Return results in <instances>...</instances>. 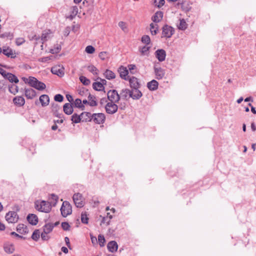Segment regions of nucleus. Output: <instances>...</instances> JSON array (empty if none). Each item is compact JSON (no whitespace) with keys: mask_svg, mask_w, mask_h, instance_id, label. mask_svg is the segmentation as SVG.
<instances>
[{"mask_svg":"<svg viewBox=\"0 0 256 256\" xmlns=\"http://www.w3.org/2000/svg\"><path fill=\"white\" fill-rule=\"evenodd\" d=\"M106 54L107 52H101L99 53L98 56L101 60H104Z\"/></svg>","mask_w":256,"mask_h":256,"instance_id":"obj_60","label":"nucleus"},{"mask_svg":"<svg viewBox=\"0 0 256 256\" xmlns=\"http://www.w3.org/2000/svg\"><path fill=\"white\" fill-rule=\"evenodd\" d=\"M141 41L142 43L148 45L150 43V38L148 35H144L141 38Z\"/></svg>","mask_w":256,"mask_h":256,"instance_id":"obj_47","label":"nucleus"},{"mask_svg":"<svg viewBox=\"0 0 256 256\" xmlns=\"http://www.w3.org/2000/svg\"><path fill=\"white\" fill-rule=\"evenodd\" d=\"M156 78L158 80L162 79L165 74V72L161 67H158L157 64H155L154 66Z\"/></svg>","mask_w":256,"mask_h":256,"instance_id":"obj_11","label":"nucleus"},{"mask_svg":"<svg viewBox=\"0 0 256 256\" xmlns=\"http://www.w3.org/2000/svg\"><path fill=\"white\" fill-rule=\"evenodd\" d=\"M3 248L4 251L8 254H12L15 251L14 244L8 242L4 244Z\"/></svg>","mask_w":256,"mask_h":256,"instance_id":"obj_15","label":"nucleus"},{"mask_svg":"<svg viewBox=\"0 0 256 256\" xmlns=\"http://www.w3.org/2000/svg\"><path fill=\"white\" fill-rule=\"evenodd\" d=\"M89 218L86 212H82L81 214V222L84 224H88V222Z\"/></svg>","mask_w":256,"mask_h":256,"instance_id":"obj_43","label":"nucleus"},{"mask_svg":"<svg viewBox=\"0 0 256 256\" xmlns=\"http://www.w3.org/2000/svg\"><path fill=\"white\" fill-rule=\"evenodd\" d=\"M148 89L150 91H154L158 88V82L155 80L148 82L146 84Z\"/></svg>","mask_w":256,"mask_h":256,"instance_id":"obj_22","label":"nucleus"},{"mask_svg":"<svg viewBox=\"0 0 256 256\" xmlns=\"http://www.w3.org/2000/svg\"><path fill=\"white\" fill-rule=\"evenodd\" d=\"M89 105L90 106H98V102L95 99H94L89 102Z\"/></svg>","mask_w":256,"mask_h":256,"instance_id":"obj_64","label":"nucleus"},{"mask_svg":"<svg viewBox=\"0 0 256 256\" xmlns=\"http://www.w3.org/2000/svg\"><path fill=\"white\" fill-rule=\"evenodd\" d=\"M10 234L12 236H14L16 238H18L21 239L26 240V238L23 236H22L14 232H12L10 233Z\"/></svg>","mask_w":256,"mask_h":256,"instance_id":"obj_58","label":"nucleus"},{"mask_svg":"<svg viewBox=\"0 0 256 256\" xmlns=\"http://www.w3.org/2000/svg\"><path fill=\"white\" fill-rule=\"evenodd\" d=\"M104 77L108 80L114 79L116 78L115 74L108 69H106L104 72Z\"/></svg>","mask_w":256,"mask_h":256,"instance_id":"obj_31","label":"nucleus"},{"mask_svg":"<svg viewBox=\"0 0 256 256\" xmlns=\"http://www.w3.org/2000/svg\"><path fill=\"white\" fill-rule=\"evenodd\" d=\"M50 204L52 205V206H55L58 202V196L54 194H52L50 195Z\"/></svg>","mask_w":256,"mask_h":256,"instance_id":"obj_36","label":"nucleus"},{"mask_svg":"<svg viewBox=\"0 0 256 256\" xmlns=\"http://www.w3.org/2000/svg\"><path fill=\"white\" fill-rule=\"evenodd\" d=\"M63 111L65 114L70 115L74 112V106L70 103H66L63 106Z\"/></svg>","mask_w":256,"mask_h":256,"instance_id":"obj_21","label":"nucleus"},{"mask_svg":"<svg viewBox=\"0 0 256 256\" xmlns=\"http://www.w3.org/2000/svg\"><path fill=\"white\" fill-rule=\"evenodd\" d=\"M92 88L96 91L104 92V87L102 84L101 82H94L92 84Z\"/></svg>","mask_w":256,"mask_h":256,"instance_id":"obj_33","label":"nucleus"},{"mask_svg":"<svg viewBox=\"0 0 256 256\" xmlns=\"http://www.w3.org/2000/svg\"><path fill=\"white\" fill-rule=\"evenodd\" d=\"M70 27L69 26H66L65 28H64V36H65V37H67L69 34H70Z\"/></svg>","mask_w":256,"mask_h":256,"instance_id":"obj_59","label":"nucleus"},{"mask_svg":"<svg viewBox=\"0 0 256 256\" xmlns=\"http://www.w3.org/2000/svg\"><path fill=\"white\" fill-rule=\"evenodd\" d=\"M54 228L52 226V223L46 224L43 226V232L45 234H49L52 231Z\"/></svg>","mask_w":256,"mask_h":256,"instance_id":"obj_35","label":"nucleus"},{"mask_svg":"<svg viewBox=\"0 0 256 256\" xmlns=\"http://www.w3.org/2000/svg\"><path fill=\"white\" fill-rule=\"evenodd\" d=\"M12 101L14 105L18 107L22 106L25 104V100L22 96H17L14 98Z\"/></svg>","mask_w":256,"mask_h":256,"instance_id":"obj_20","label":"nucleus"},{"mask_svg":"<svg viewBox=\"0 0 256 256\" xmlns=\"http://www.w3.org/2000/svg\"><path fill=\"white\" fill-rule=\"evenodd\" d=\"M154 55L160 62H162L166 59V52L164 49H158L155 52Z\"/></svg>","mask_w":256,"mask_h":256,"instance_id":"obj_12","label":"nucleus"},{"mask_svg":"<svg viewBox=\"0 0 256 256\" xmlns=\"http://www.w3.org/2000/svg\"><path fill=\"white\" fill-rule=\"evenodd\" d=\"M50 105L51 112L54 116L58 118H64V114L62 113L60 114L58 112V111L60 110V106L58 104L52 102Z\"/></svg>","mask_w":256,"mask_h":256,"instance_id":"obj_8","label":"nucleus"},{"mask_svg":"<svg viewBox=\"0 0 256 256\" xmlns=\"http://www.w3.org/2000/svg\"><path fill=\"white\" fill-rule=\"evenodd\" d=\"M99 244L100 247H102L104 246L106 242V239L104 236L102 234H99L98 236V240Z\"/></svg>","mask_w":256,"mask_h":256,"instance_id":"obj_46","label":"nucleus"},{"mask_svg":"<svg viewBox=\"0 0 256 256\" xmlns=\"http://www.w3.org/2000/svg\"><path fill=\"white\" fill-rule=\"evenodd\" d=\"M85 52L88 54H92L95 52V48L92 46H88L85 49Z\"/></svg>","mask_w":256,"mask_h":256,"instance_id":"obj_51","label":"nucleus"},{"mask_svg":"<svg viewBox=\"0 0 256 256\" xmlns=\"http://www.w3.org/2000/svg\"><path fill=\"white\" fill-rule=\"evenodd\" d=\"M164 13L162 11H157L152 17V20L155 23L159 22L163 18Z\"/></svg>","mask_w":256,"mask_h":256,"instance_id":"obj_26","label":"nucleus"},{"mask_svg":"<svg viewBox=\"0 0 256 256\" xmlns=\"http://www.w3.org/2000/svg\"><path fill=\"white\" fill-rule=\"evenodd\" d=\"M78 12V8L76 6H74L72 7V14L68 16L66 18L70 20H72L77 14Z\"/></svg>","mask_w":256,"mask_h":256,"instance_id":"obj_39","label":"nucleus"},{"mask_svg":"<svg viewBox=\"0 0 256 256\" xmlns=\"http://www.w3.org/2000/svg\"><path fill=\"white\" fill-rule=\"evenodd\" d=\"M85 122H93L95 124H104L106 121V116L104 113H94L92 114V118L88 120H84Z\"/></svg>","mask_w":256,"mask_h":256,"instance_id":"obj_2","label":"nucleus"},{"mask_svg":"<svg viewBox=\"0 0 256 256\" xmlns=\"http://www.w3.org/2000/svg\"><path fill=\"white\" fill-rule=\"evenodd\" d=\"M8 72H6L5 70H4L2 68H0V74L3 76L4 78L6 77V74Z\"/></svg>","mask_w":256,"mask_h":256,"instance_id":"obj_62","label":"nucleus"},{"mask_svg":"<svg viewBox=\"0 0 256 256\" xmlns=\"http://www.w3.org/2000/svg\"><path fill=\"white\" fill-rule=\"evenodd\" d=\"M118 246L115 240H111L107 244V248L110 252H117Z\"/></svg>","mask_w":256,"mask_h":256,"instance_id":"obj_19","label":"nucleus"},{"mask_svg":"<svg viewBox=\"0 0 256 256\" xmlns=\"http://www.w3.org/2000/svg\"><path fill=\"white\" fill-rule=\"evenodd\" d=\"M139 88H136L132 89L130 94V98H132L133 100H139L142 96V93L139 90Z\"/></svg>","mask_w":256,"mask_h":256,"instance_id":"obj_16","label":"nucleus"},{"mask_svg":"<svg viewBox=\"0 0 256 256\" xmlns=\"http://www.w3.org/2000/svg\"><path fill=\"white\" fill-rule=\"evenodd\" d=\"M128 80L129 82L130 86L132 89L140 88V84L138 79L136 77L132 76Z\"/></svg>","mask_w":256,"mask_h":256,"instance_id":"obj_13","label":"nucleus"},{"mask_svg":"<svg viewBox=\"0 0 256 256\" xmlns=\"http://www.w3.org/2000/svg\"><path fill=\"white\" fill-rule=\"evenodd\" d=\"M5 218L8 222L14 223L18 221L19 216L16 212L10 211L6 214Z\"/></svg>","mask_w":256,"mask_h":256,"instance_id":"obj_6","label":"nucleus"},{"mask_svg":"<svg viewBox=\"0 0 256 256\" xmlns=\"http://www.w3.org/2000/svg\"><path fill=\"white\" fill-rule=\"evenodd\" d=\"M128 68L130 74H134L136 72V66L135 64H128Z\"/></svg>","mask_w":256,"mask_h":256,"instance_id":"obj_53","label":"nucleus"},{"mask_svg":"<svg viewBox=\"0 0 256 256\" xmlns=\"http://www.w3.org/2000/svg\"><path fill=\"white\" fill-rule=\"evenodd\" d=\"M178 28L180 30H185L187 28V24L184 19L180 20Z\"/></svg>","mask_w":256,"mask_h":256,"instance_id":"obj_44","label":"nucleus"},{"mask_svg":"<svg viewBox=\"0 0 256 256\" xmlns=\"http://www.w3.org/2000/svg\"><path fill=\"white\" fill-rule=\"evenodd\" d=\"M38 79L33 76H29L28 78V84L32 88H34L36 86V82L38 81Z\"/></svg>","mask_w":256,"mask_h":256,"instance_id":"obj_40","label":"nucleus"},{"mask_svg":"<svg viewBox=\"0 0 256 256\" xmlns=\"http://www.w3.org/2000/svg\"><path fill=\"white\" fill-rule=\"evenodd\" d=\"M126 104L125 102H120L119 104L118 108L122 110H124L126 108Z\"/></svg>","mask_w":256,"mask_h":256,"instance_id":"obj_61","label":"nucleus"},{"mask_svg":"<svg viewBox=\"0 0 256 256\" xmlns=\"http://www.w3.org/2000/svg\"><path fill=\"white\" fill-rule=\"evenodd\" d=\"M26 220L28 223L32 226H36L38 222V216L33 214H29L26 216Z\"/></svg>","mask_w":256,"mask_h":256,"instance_id":"obj_17","label":"nucleus"},{"mask_svg":"<svg viewBox=\"0 0 256 256\" xmlns=\"http://www.w3.org/2000/svg\"><path fill=\"white\" fill-rule=\"evenodd\" d=\"M2 48V52L7 57L11 58H14L16 57L15 54L13 52V50L10 46H3Z\"/></svg>","mask_w":256,"mask_h":256,"instance_id":"obj_14","label":"nucleus"},{"mask_svg":"<svg viewBox=\"0 0 256 256\" xmlns=\"http://www.w3.org/2000/svg\"><path fill=\"white\" fill-rule=\"evenodd\" d=\"M6 75V77L4 79L8 80L10 82L12 83V84L18 83L19 80L15 74L8 72Z\"/></svg>","mask_w":256,"mask_h":256,"instance_id":"obj_25","label":"nucleus"},{"mask_svg":"<svg viewBox=\"0 0 256 256\" xmlns=\"http://www.w3.org/2000/svg\"><path fill=\"white\" fill-rule=\"evenodd\" d=\"M87 68L89 72H92L94 75L98 74L97 68L94 65H90L87 67Z\"/></svg>","mask_w":256,"mask_h":256,"instance_id":"obj_45","label":"nucleus"},{"mask_svg":"<svg viewBox=\"0 0 256 256\" xmlns=\"http://www.w3.org/2000/svg\"><path fill=\"white\" fill-rule=\"evenodd\" d=\"M16 230L22 234H26L28 232V229L27 226L23 224H18L16 226Z\"/></svg>","mask_w":256,"mask_h":256,"instance_id":"obj_24","label":"nucleus"},{"mask_svg":"<svg viewBox=\"0 0 256 256\" xmlns=\"http://www.w3.org/2000/svg\"><path fill=\"white\" fill-rule=\"evenodd\" d=\"M174 33V28L165 24L162 28V38H170Z\"/></svg>","mask_w":256,"mask_h":256,"instance_id":"obj_4","label":"nucleus"},{"mask_svg":"<svg viewBox=\"0 0 256 256\" xmlns=\"http://www.w3.org/2000/svg\"><path fill=\"white\" fill-rule=\"evenodd\" d=\"M66 98L67 100L70 102L69 103L72 104L74 101V98L72 96L71 94H66Z\"/></svg>","mask_w":256,"mask_h":256,"instance_id":"obj_63","label":"nucleus"},{"mask_svg":"<svg viewBox=\"0 0 256 256\" xmlns=\"http://www.w3.org/2000/svg\"><path fill=\"white\" fill-rule=\"evenodd\" d=\"M40 237V230L38 229L35 230L31 236L32 239L34 240L37 242Z\"/></svg>","mask_w":256,"mask_h":256,"instance_id":"obj_38","label":"nucleus"},{"mask_svg":"<svg viewBox=\"0 0 256 256\" xmlns=\"http://www.w3.org/2000/svg\"><path fill=\"white\" fill-rule=\"evenodd\" d=\"M80 80L84 86H88L90 83V80L86 77L82 76H80Z\"/></svg>","mask_w":256,"mask_h":256,"instance_id":"obj_42","label":"nucleus"},{"mask_svg":"<svg viewBox=\"0 0 256 256\" xmlns=\"http://www.w3.org/2000/svg\"><path fill=\"white\" fill-rule=\"evenodd\" d=\"M8 92L15 95L18 92V87L14 84H10L8 85Z\"/></svg>","mask_w":256,"mask_h":256,"instance_id":"obj_32","label":"nucleus"},{"mask_svg":"<svg viewBox=\"0 0 256 256\" xmlns=\"http://www.w3.org/2000/svg\"><path fill=\"white\" fill-rule=\"evenodd\" d=\"M81 114L82 115V122H85L84 120H88L90 118H92V114L90 112H83Z\"/></svg>","mask_w":256,"mask_h":256,"instance_id":"obj_41","label":"nucleus"},{"mask_svg":"<svg viewBox=\"0 0 256 256\" xmlns=\"http://www.w3.org/2000/svg\"><path fill=\"white\" fill-rule=\"evenodd\" d=\"M108 99L110 102H118L120 100V94H118V92L116 90H110L107 93Z\"/></svg>","mask_w":256,"mask_h":256,"instance_id":"obj_5","label":"nucleus"},{"mask_svg":"<svg viewBox=\"0 0 256 256\" xmlns=\"http://www.w3.org/2000/svg\"><path fill=\"white\" fill-rule=\"evenodd\" d=\"M34 206L39 212L48 213L50 212L52 205L50 202L42 200L40 203L38 201L36 202Z\"/></svg>","mask_w":256,"mask_h":256,"instance_id":"obj_1","label":"nucleus"},{"mask_svg":"<svg viewBox=\"0 0 256 256\" xmlns=\"http://www.w3.org/2000/svg\"><path fill=\"white\" fill-rule=\"evenodd\" d=\"M70 120L72 122V124H78L82 122V114H78L76 113H74L71 116Z\"/></svg>","mask_w":256,"mask_h":256,"instance_id":"obj_28","label":"nucleus"},{"mask_svg":"<svg viewBox=\"0 0 256 256\" xmlns=\"http://www.w3.org/2000/svg\"><path fill=\"white\" fill-rule=\"evenodd\" d=\"M150 48V46H142V48H140V52H141L142 55H147L148 54V52L149 51Z\"/></svg>","mask_w":256,"mask_h":256,"instance_id":"obj_50","label":"nucleus"},{"mask_svg":"<svg viewBox=\"0 0 256 256\" xmlns=\"http://www.w3.org/2000/svg\"><path fill=\"white\" fill-rule=\"evenodd\" d=\"M64 98L61 94H56L54 96V100L56 102H63Z\"/></svg>","mask_w":256,"mask_h":256,"instance_id":"obj_55","label":"nucleus"},{"mask_svg":"<svg viewBox=\"0 0 256 256\" xmlns=\"http://www.w3.org/2000/svg\"><path fill=\"white\" fill-rule=\"evenodd\" d=\"M154 4L155 6L160 8L165 4L164 0H154Z\"/></svg>","mask_w":256,"mask_h":256,"instance_id":"obj_49","label":"nucleus"},{"mask_svg":"<svg viewBox=\"0 0 256 256\" xmlns=\"http://www.w3.org/2000/svg\"><path fill=\"white\" fill-rule=\"evenodd\" d=\"M14 37V35L12 34L10 32H6L4 34H0V38H10V40H12Z\"/></svg>","mask_w":256,"mask_h":256,"instance_id":"obj_52","label":"nucleus"},{"mask_svg":"<svg viewBox=\"0 0 256 256\" xmlns=\"http://www.w3.org/2000/svg\"><path fill=\"white\" fill-rule=\"evenodd\" d=\"M150 26V32L152 36H155L158 32V26L156 24L151 23Z\"/></svg>","mask_w":256,"mask_h":256,"instance_id":"obj_34","label":"nucleus"},{"mask_svg":"<svg viewBox=\"0 0 256 256\" xmlns=\"http://www.w3.org/2000/svg\"><path fill=\"white\" fill-rule=\"evenodd\" d=\"M25 40L23 38H18L16 39V46H20L24 43Z\"/></svg>","mask_w":256,"mask_h":256,"instance_id":"obj_56","label":"nucleus"},{"mask_svg":"<svg viewBox=\"0 0 256 256\" xmlns=\"http://www.w3.org/2000/svg\"><path fill=\"white\" fill-rule=\"evenodd\" d=\"M74 108H76L84 110L85 109L84 106L82 104V101L80 98H76L75 100H74L73 102L71 104Z\"/></svg>","mask_w":256,"mask_h":256,"instance_id":"obj_29","label":"nucleus"},{"mask_svg":"<svg viewBox=\"0 0 256 256\" xmlns=\"http://www.w3.org/2000/svg\"><path fill=\"white\" fill-rule=\"evenodd\" d=\"M120 74V76L121 78L128 80L130 78L128 76V70L127 68L123 66H120L118 70Z\"/></svg>","mask_w":256,"mask_h":256,"instance_id":"obj_10","label":"nucleus"},{"mask_svg":"<svg viewBox=\"0 0 256 256\" xmlns=\"http://www.w3.org/2000/svg\"><path fill=\"white\" fill-rule=\"evenodd\" d=\"M7 85V82L6 80H0V90L2 92H5Z\"/></svg>","mask_w":256,"mask_h":256,"instance_id":"obj_48","label":"nucleus"},{"mask_svg":"<svg viewBox=\"0 0 256 256\" xmlns=\"http://www.w3.org/2000/svg\"><path fill=\"white\" fill-rule=\"evenodd\" d=\"M39 100L42 107H45L48 105L50 103V98L47 94H42L40 96Z\"/></svg>","mask_w":256,"mask_h":256,"instance_id":"obj_23","label":"nucleus"},{"mask_svg":"<svg viewBox=\"0 0 256 256\" xmlns=\"http://www.w3.org/2000/svg\"><path fill=\"white\" fill-rule=\"evenodd\" d=\"M52 56H49L42 57V58H40L38 59V61L40 62H47L49 61L50 60H52Z\"/></svg>","mask_w":256,"mask_h":256,"instance_id":"obj_57","label":"nucleus"},{"mask_svg":"<svg viewBox=\"0 0 256 256\" xmlns=\"http://www.w3.org/2000/svg\"><path fill=\"white\" fill-rule=\"evenodd\" d=\"M60 210L62 216L66 218L72 213V206L68 201L65 200L62 202Z\"/></svg>","mask_w":256,"mask_h":256,"instance_id":"obj_3","label":"nucleus"},{"mask_svg":"<svg viewBox=\"0 0 256 256\" xmlns=\"http://www.w3.org/2000/svg\"><path fill=\"white\" fill-rule=\"evenodd\" d=\"M61 226L64 230H69L70 228V226L68 222H62L61 224Z\"/></svg>","mask_w":256,"mask_h":256,"instance_id":"obj_54","label":"nucleus"},{"mask_svg":"<svg viewBox=\"0 0 256 256\" xmlns=\"http://www.w3.org/2000/svg\"><path fill=\"white\" fill-rule=\"evenodd\" d=\"M51 72L52 74H56L60 78L62 77L64 74V68H60L59 66H54L51 68Z\"/></svg>","mask_w":256,"mask_h":256,"instance_id":"obj_18","label":"nucleus"},{"mask_svg":"<svg viewBox=\"0 0 256 256\" xmlns=\"http://www.w3.org/2000/svg\"><path fill=\"white\" fill-rule=\"evenodd\" d=\"M116 102H108L105 106L106 112L107 114H115L118 110V106Z\"/></svg>","mask_w":256,"mask_h":256,"instance_id":"obj_7","label":"nucleus"},{"mask_svg":"<svg viewBox=\"0 0 256 256\" xmlns=\"http://www.w3.org/2000/svg\"><path fill=\"white\" fill-rule=\"evenodd\" d=\"M82 194L80 193L74 194L72 196L74 202L77 208H82L84 206V202L82 200Z\"/></svg>","mask_w":256,"mask_h":256,"instance_id":"obj_9","label":"nucleus"},{"mask_svg":"<svg viewBox=\"0 0 256 256\" xmlns=\"http://www.w3.org/2000/svg\"><path fill=\"white\" fill-rule=\"evenodd\" d=\"M34 88L38 90H43L46 88V85L43 82L38 80L36 86Z\"/></svg>","mask_w":256,"mask_h":256,"instance_id":"obj_37","label":"nucleus"},{"mask_svg":"<svg viewBox=\"0 0 256 256\" xmlns=\"http://www.w3.org/2000/svg\"><path fill=\"white\" fill-rule=\"evenodd\" d=\"M25 96L28 99H32L36 96V92L32 88H25Z\"/></svg>","mask_w":256,"mask_h":256,"instance_id":"obj_27","label":"nucleus"},{"mask_svg":"<svg viewBox=\"0 0 256 256\" xmlns=\"http://www.w3.org/2000/svg\"><path fill=\"white\" fill-rule=\"evenodd\" d=\"M130 92H131V90H130L128 88L122 89L121 90V92L120 94V98H122V99H124L125 100H128V95L129 96V98H130Z\"/></svg>","mask_w":256,"mask_h":256,"instance_id":"obj_30","label":"nucleus"}]
</instances>
